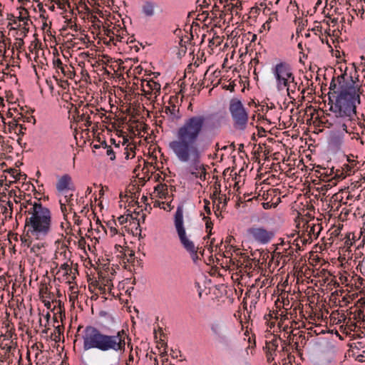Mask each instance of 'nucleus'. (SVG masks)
<instances>
[{"mask_svg":"<svg viewBox=\"0 0 365 365\" xmlns=\"http://www.w3.org/2000/svg\"><path fill=\"white\" fill-rule=\"evenodd\" d=\"M6 93V97L7 98V101L10 103H12V101L14 98L13 93Z\"/></svg>","mask_w":365,"mask_h":365,"instance_id":"obj_45","label":"nucleus"},{"mask_svg":"<svg viewBox=\"0 0 365 365\" xmlns=\"http://www.w3.org/2000/svg\"><path fill=\"white\" fill-rule=\"evenodd\" d=\"M101 147H103L104 149H106L107 148H108L110 145H107V143L106 140H103L101 143Z\"/></svg>","mask_w":365,"mask_h":365,"instance_id":"obj_62","label":"nucleus"},{"mask_svg":"<svg viewBox=\"0 0 365 365\" xmlns=\"http://www.w3.org/2000/svg\"><path fill=\"white\" fill-rule=\"evenodd\" d=\"M163 190V191L159 192V197L160 198H165L168 195V190H165V189Z\"/></svg>","mask_w":365,"mask_h":365,"instance_id":"obj_49","label":"nucleus"},{"mask_svg":"<svg viewBox=\"0 0 365 365\" xmlns=\"http://www.w3.org/2000/svg\"><path fill=\"white\" fill-rule=\"evenodd\" d=\"M53 63L55 68L61 69L63 73L65 72L63 64L59 58L54 59Z\"/></svg>","mask_w":365,"mask_h":365,"instance_id":"obj_28","label":"nucleus"},{"mask_svg":"<svg viewBox=\"0 0 365 365\" xmlns=\"http://www.w3.org/2000/svg\"><path fill=\"white\" fill-rule=\"evenodd\" d=\"M113 93L115 95V97L119 98L120 101L122 94L125 93V98L126 100L130 101L133 94L135 95V96H136V94H138V95H142V96L143 95L146 98H150L153 94L156 96L157 93L149 92V93Z\"/></svg>","mask_w":365,"mask_h":365,"instance_id":"obj_18","label":"nucleus"},{"mask_svg":"<svg viewBox=\"0 0 365 365\" xmlns=\"http://www.w3.org/2000/svg\"><path fill=\"white\" fill-rule=\"evenodd\" d=\"M60 204H61V210L62 212L63 213L64 217H66V205L64 203H62L61 201H60Z\"/></svg>","mask_w":365,"mask_h":365,"instance_id":"obj_48","label":"nucleus"},{"mask_svg":"<svg viewBox=\"0 0 365 365\" xmlns=\"http://www.w3.org/2000/svg\"><path fill=\"white\" fill-rule=\"evenodd\" d=\"M352 233L351 232H349L346 235V241L344 242V245L345 247H346L347 248H350L352 245V242L350 239V235H351Z\"/></svg>","mask_w":365,"mask_h":365,"instance_id":"obj_36","label":"nucleus"},{"mask_svg":"<svg viewBox=\"0 0 365 365\" xmlns=\"http://www.w3.org/2000/svg\"><path fill=\"white\" fill-rule=\"evenodd\" d=\"M346 178L345 174L344 173L343 170H336L334 177L331 180V181L335 180H343Z\"/></svg>","mask_w":365,"mask_h":365,"instance_id":"obj_27","label":"nucleus"},{"mask_svg":"<svg viewBox=\"0 0 365 365\" xmlns=\"http://www.w3.org/2000/svg\"><path fill=\"white\" fill-rule=\"evenodd\" d=\"M174 225L178 233L180 242L183 248L190 253V257L194 262L197 263L200 259L197 255V248L195 247L192 241L187 237L183 221V205H179L174 215Z\"/></svg>","mask_w":365,"mask_h":365,"instance_id":"obj_6","label":"nucleus"},{"mask_svg":"<svg viewBox=\"0 0 365 365\" xmlns=\"http://www.w3.org/2000/svg\"><path fill=\"white\" fill-rule=\"evenodd\" d=\"M18 127H19V133H17V135H24V130H26V126L23 124H19Z\"/></svg>","mask_w":365,"mask_h":365,"instance_id":"obj_40","label":"nucleus"},{"mask_svg":"<svg viewBox=\"0 0 365 365\" xmlns=\"http://www.w3.org/2000/svg\"><path fill=\"white\" fill-rule=\"evenodd\" d=\"M257 130H258V135L259 136H262V133L266 132L265 129L262 127H257Z\"/></svg>","mask_w":365,"mask_h":365,"instance_id":"obj_57","label":"nucleus"},{"mask_svg":"<svg viewBox=\"0 0 365 365\" xmlns=\"http://www.w3.org/2000/svg\"><path fill=\"white\" fill-rule=\"evenodd\" d=\"M204 202H205V205H204V210L205 211V212L207 214V215H211V210H210V201L207 199H205L204 200Z\"/></svg>","mask_w":365,"mask_h":365,"instance_id":"obj_37","label":"nucleus"},{"mask_svg":"<svg viewBox=\"0 0 365 365\" xmlns=\"http://www.w3.org/2000/svg\"><path fill=\"white\" fill-rule=\"evenodd\" d=\"M274 20L277 21L276 13L271 14V16L267 21H269L270 23L272 24Z\"/></svg>","mask_w":365,"mask_h":365,"instance_id":"obj_47","label":"nucleus"},{"mask_svg":"<svg viewBox=\"0 0 365 365\" xmlns=\"http://www.w3.org/2000/svg\"><path fill=\"white\" fill-rule=\"evenodd\" d=\"M357 317L358 318H363V322H365V319H364V312L361 309L358 310V314H357Z\"/></svg>","mask_w":365,"mask_h":365,"instance_id":"obj_51","label":"nucleus"},{"mask_svg":"<svg viewBox=\"0 0 365 365\" xmlns=\"http://www.w3.org/2000/svg\"><path fill=\"white\" fill-rule=\"evenodd\" d=\"M118 220L120 225H123L128 222V216L125 217L124 215H120Z\"/></svg>","mask_w":365,"mask_h":365,"instance_id":"obj_41","label":"nucleus"},{"mask_svg":"<svg viewBox=\"0 0 365 365\" xmlns=\"http://www.w3.org/2000/svg\"><path fill=\"white\" fill-rule=\"evenodd\" d=\"M220 188L216 189L211 195L210 198L212 200L217 199L219 203H222V196H219L220 194Z\"/></svg>","mask_w":365,"mask_h":365,"instance_id":"obj_26","label":"nucleus"},{"mask_svg":"<svg viewBox=\"0 0 365 365\" xmlns=\"http://www.w3.org/2000/svg\"><path fill=\"white\" fill-rule=\"evenodd\" d=\"M275 86L279 91H300V87L295 80L292 68L286 62H279L272 68Z\"/></svg>","mask_w":365,"mask_h":365,"instance_id":"obj_5","label":"nucleus"},{"mask_svg":"<svg viewBox=\"0 0 365 365\" xmlns=\"http://www.w3.org/2000/svg\"><path fill=\"white\" fill-rule=\"evenodd\" d=\"M106 225L109 227L110 231L112 233V237L118 234V230L115 227V226L116 225V222L115 219H113L112 220L107 222Z\"/></svg>","mask_w":365,"mask_h":365,"instance_id":"obj_22","label":"nucleus"},{"mask_svg":"<svg viewBox=\"0 0 365 365\" xmlns=\"http://www.w3.org/2000/svg\"><path fill=\"white\" fill-rule=\"evenodd\" d=\"M313 124L315 127H327L331 128L333 125V123H331L328 119H325V115H323L319 116V115L315 118L313 121Z\"/></svg>","mask_w":365,"mask_h":365,"instance_id":"obj_17","label":"nucleus"},{"mask_svg":"<svg viewBox=\"0 0 365 365\" xmlns=\"http://www.w3.org/2000/svg\"><path fill=\"white\" fill-rule=\"evenodd\" d=\"M63 327L58 326L56 327L55 330L58 332V335H61V334L63 332Z\"/></svg>","mask_w":365,"mask_h":365,"instance_id":"obj_58","label":"nucleus"},{"mask_svg":"<svg viewBox=\"0 0 365 365\" xmlns=\"http://www.w3.org/2000/svg\"><path fill=\"white\" fill-rule=\"evenodd\" d=\"M135 260V252L133 250H130V253L129 254V259H127L128 262L133 263Z\"/></svg>","mask_w":365,"mask_h":365,"instance_id":"obj_42","label":"nucleus"},{"mask_svg":"<svg viewBox=\"0 0 365 365\" xmlns=\"http://www.w3.org/2000/svg\"><path fill=\"white\" fill-rule=\"evenodd\" d=\"M73 108H74V110H73V118L74 119V115L76 117L78 115H81V114L79 113V111H78L79 107H76V106H74Z\"/></svg>","mask_w":365,"mask_h":365,"instance_id":"obj_50","label":"nucleus"},{"mask_svg":"<svg viewBox=\"0 0 365 365\" xmlns=\"http://www.w3.org/2000/svg\"><path fill=\"white\" fill-rule=\"evenodd\" d=\"M43 302L44 303V306L47 309H51V302L49 301L43 300Z\"/></svg>","mask_w":365,"mask_h":365,"instance_id":"obj_59","label":"nucleus"},{"mask_svg":"<svg viewBox=\"0 0 365 365\" xmlns=\"http://www.w3.org/2000/svg\"><path fill=\"white\" fill-rule=\"evenodd\" d=\"M18 120H14L13 121H11L8 123L9 125V131L11 133L13 130H14L18 126Z\"/></svg>","mask_w":365,"mask_h":365,"instance_id":"obj_31","label":"nucleus"},{"mask_svg":"<svg viewBox=\"0 0 365 365\" xmlns=\"http://www.w3.org/2000/svg\"><path fill=\"white\" fill-rule=\"evenodd\" d=\"M8 195H9V197H14V202L16 204L20 202V200H18L16 198H19V200H23V199H25V197H26V194L25 193L24 194L23 197L21 195L18 196L16 195V191L14 190H11L10 191H9Z\"/></svg>","mask_w":365,"mask_h":365,"instance_id":"obj_24","label":"nucleus"},{"mask_svg":"<svg viewBox=\"0 0 365 365\" xmlns=\"http://www.w3.org/2000/svg\"><path fill=\"white\" fill-rule=\"evenodd\" d=\"M6 176L4 175H2L0 176V182H3L4 184L7 181L6 180Z\"/></svg>","mask_w":365,"mask_h":365,"instance_id":"obj_63","label":"nucleus"},{"mask_svg":"<svg viewBox=\"0 0 365 365\" xmlns=\"http://www.w3.org/2000/svg\"><path fill=\"white\" fill-rule=\"evenodd\" d=\"M56 186V190L59 192H62L66 190H75V186L73 183L72 178L68 174H64L61 178H59Z\"/></svg>","mask_w":365,"mask_h":365,"instance_id":"obj_10","label":"nucleus"},{"mask_svg":"<svg viewBox=\"0 0 365 365\" xmlns=\"http://www.w3.org/2000/svg\"><path fill=\"white\" fill-rule=\"evenodd\" d=\"M360 93H327L329 110L336 118L352 119L356 115V103H360Z\"/></svg>","mask_w":365,"mask_h":365,"instance_id":"obj_4","label":"nucleus"},{"mask_svg":"<svg viewBox=\"0 0 365 365\" xmlns=\"http://www.w3.org/2000/svg\"><path fill=\"white\" fill-rule=\"evenodd\" d=\"M90 106L93 107V105L91 103H87L85 105L82 109L83 113L81 114V115H78L76 117L74 115V120L77 123L85 122V126L90 127L92 125V121L91 120V117L88 113V111L85 110L86 108H88Z\"/></svg>","mask_w":365,"mask_h":365,"instance_id":"obj_12","label":"nucleus"},{"mask_svg":"<svg viewBox=\"0 0 365 365\" xmlns=\"http://www.w3.org/2000/svg\"><path fill=\"white\" fill-rule=\"evenodd\" d=\"M31 120H33L34 124L36 123V119L33 115L29 117L24 116V119L23 120L24 122H31Z\"/></svg>","mask_w":365,"mask_h":365,"instance_id":"obj_43","label":"nucleus"},{"mask_svg":"<svg viewBox=\"0 0 365 365\" xmlns=\"http://www.w3.org/2000/svg\"><path fill=\"white\" fill-rule=\"evenodd\" d=\"M6 196V194L5 191H4L2 192H0V201L4 202L5 200H3V197H5Z\"/></svg>","mask_w":365,"mask_h":365,"instance_id":"obj_60","label":"nucleus"},{"mask_svg":"<svg viewBox=\"0 0 365 365\" xmlns=\"http://www.w3.org/2000/svg\"><path fill=\"white\" fill-rule=\"evenodd\" d=\"M241 255H242V256H244V255H245V258H246V261H247V262H250V261H256L257 263H259V259L256 260L255 259H251L249 256H246V255H245V254H244V253H241Z\"/></svg>","mask_w":365,"mask_h":365,"instance_id":"obj_53","label":"nucleus"},{"mask_svg":"<svg viewBox=\"0 0 365 365\" xmlns=\"http://www.w3.org/2000/svg\"><path fill=\"white\" fill-rule=\"evenodd\" d=\"M356 359L360 362H364L365 361V356L363 354H359L356 356Z\"/></svg>","mask_w":365,"mask_h":365,"instance_id":"obj_52","label":"nucleus"},{"mask_svg":"<svg viewBox=\"0 0 365 365\" xmlns=\"http://www.w3.org/2000/svg\"><path fill=\"white\" fill-rule=\"evenodd\" d=\"M266 354H267V361L269 362H270L272 360H273V358H271L272 353L269 349L267 351Z\"/></svg>","mask_w":365,"mask_h":365,"instance_id":"obj_56","label":"nucleus"},{"mask_svg":"<svg viewBox=\"0 0 365 365\" xmlns=\"http://www.w3.org/2000/svg\"><path fill=\"white\" fill-rule=\"evenodd\" d=\"M165 189V190H168V185L166 184H158L155 187V190L158 191V192H160V190Z\"/></svg>","mask_w":365,"mask_h":365,"instance_id":"obj_38","label":"nucleus"},{"mask_svg":"<svg viewBox=\"0 0 365 365\" xmlns=\"http://www.w3.org/2000/svg\"><path fill=\"white\" fill-rule=\"evenodd\" d=\"M271 344L272 346H273V350L274 351H276V349H277L278 347V344H277V338H274L270 342H266V349H269V344Z\"/></svg>","mask_w":365,"mask_h":365,"instance_id":"obj_33","label":"nucleus"},{"mask_svg":"<svg viewBox=\"0 0 365 365\" xmlns=\"http://www.w3.org/2000/svg\"><path fill=\"white\" fill-rule=\"evenodd\" d=\"M356 327H357L356 324L355 322H351V319L349 318V322H348L346 327L344 328V331H346V334H348V331L346 329H348L350 331H354Z\"/></svg>","mask_w":365,"mask_h":365,"instance_id":"obj_25","label":"nucleus"},{"mask_svg":"<svg viewBox=\"0 0 365 365\" xmlns=\"http://www.w3.org/2000/svg\"><path fill=\"white\" fill-rule=\"evenodd\" d=\"M241 10V4L239 2H236V4L233 3H227L224 5V10L222 11V14H220V17L222 18V16L225 18L227 16H230L229 19H232L234 15L237 16L240 15V11Z\"/></svg>","mask_w":365,"mask_h":365,"instance_id":"obj_11","label":"nucleus"},{"mask_svg":"<svg viewBox=\"0 0 365 365\" xmlns=\"http://www.w3.org/2000/svg\"><path fill=\"white\" fill-rule=\"evenodd\" d=\"M205 118L203 115L192 116L187 119L176 133V140L169 143V148L177 158L182 163H187L191 157L201 152L197 140L200 134Z\"/></svg>","mask_w":365,"mask_h":365,"instance_id":"obj_1","label":"nucleus"},{"mask_svg":"<svg viewBox=\"0 0 365 365\" xmlns=\"http://www.w3.org/2000/svg\"><path fill=\"white\" fill-rule=\"evenodd\" d=\"M0 346L2 349L6 350V354H12V356H14V352L16 350L15 347H13L12 346L7 345V344H6L4 346Z\"/></svg>","mask_w":365,"mask_h":365,"instance_id":"obj_29","label":"nucleus"},{"mask_svg":"<svg viewBox=\"0 0 365 365\" xmlns=\"http://www.w3.org/2000/svg\"><path fill=\"white\" fill-rule=\"evenodd\" d=\"M24 231L26 232L27 230H26V229L24 228ZM30 235H32V234L29 233V235H27L26 233L24 236L21 237V240L22 243L24 244L25 245H26L28 247H30L32 243V240L31 239Z\"/></svg>","mask_w":365,"mask_h":365,"instance_id":"obj_23","label":"nucleus"},{"mask_svg":"<svg viewBox=\"0 0 365 365\" xmlns=\"http://www.w3.org/2000/svg\"><path fill=\"white\" fill-rule=\"evenodd\" d=\"M336 86V80L334 78L330 83V89L335 88Z\"/></svg>","mask_w":365,"mask_h":365,"instance_id":"obj_61","label":"nucleus"},{"mask_svg":"<svg viewBox=\"0 0 365 365\" xmlns=\"http://www.w3.org/2000/svg\"><path fill=\"white\" fill-rule=\"evenodd\" d=\"M69 94L70 93H63L61 99L57 98V101L61 108L63 107L68 109V113H71L72 108L74 106H76V104H74L73 102L70 101L68 98Z\"/></svg>","mask_w":365,"mask_h":365,"instance_id":"obj_13","label":"nucleus"},{"mask_svg":"<svg viewBox=\"0 0 365 365\" xmlns=\"http://www.w3.org/2000/svg\"><path fill=\"white\" fill-rule=\"evenodd\" d=\"M272 206V205H271L269 202H263L262 203V207L265 210L271 208Z\"/></svg>","mask_w":365,"mask_h":365,"instance_id":"obj_54","label":"nucleus"},{"mask_svg":"<svg viewBox=\"0 0 365 365\" xmlns=\"http://www.w3.org/2000/svg\"><path fill=\"white\" fill-rule=\"evenodd\" d=\"M43 247H44L43 243L35 244L33 245V247H31V252L37 253Z\"/></svg>","mask_w":365,"mask_h":365,"instance_id":"obj_32","label":"nucleus"},{"mask_svg":"<svg viewBox=\"0 0 365 365\" xmlns=\"http://www.w3.org/2000/svg\"><path fill=\"white\" fill-rule=\"evenodd\" d=\"M202 219H203V220H205L206 222L205 228H206V231L208 232V235L207 236V237L209 238L210 235H212V229L213 223L211 221V219L210 217L204 216Z\"/></svg>","mask_w":365,"mask_h":365,"instance_id":"obj_21","label":"nucleus"},{"mask_svg":"<svg viewBox=\"0 0 365 365\" xmlns=\"http://www.w3.org/2000/svg\"><path fill=\"white\" fill-rule=\"evenodd\" d=\"M68 98L71 102H73L74 104H76V107H81L84 101V100L81 99V96L76 95V93H73V96H71L70 93Z\"/></svg>","mask_w":365,"mask_h":365,"instance_id":"obj_20","label":"nucleus"},{"mask_svg":"<svg viewBox=\"0 0 365 365\" xmlns=\"http://www.w3.org/2000/svg\"><path fill=\"white\" fill-rule=\"evenodd\" d=\"M106 154L110 157V160H114L115 159V154L111 146L106 148Z\"/></svg>","mask_w":365,"mask_h":365,"instance_id":"obj_34","label":"nucleus"},{"mask_svg":"<svg viewBox=\"0 0 365 365\" xmlns=\"http://www.w3.org/2000/svg\"><path fill=\"white\" fill-rule=\"evenodd\" d=\"M201 156L202 151L191 157L190 168L192 169L191 171L198 172L200 170H203V168L205 166V165L200 163Z\"/></svg>","mask_w":365,"mask_h":365,"instance_id":"obj_14","label":"nucleus"},{"mask_svg":"<svg viewBox=\"0 0 365 365\" xmlns=\"http://www.w3.org/2000/svg\"><path fill=\"white\" fill-rule=\"evenodd\" d=\"M247 233L252 236L254 240L261 244L268 243L275 235L272 230H267L261 227H250L247 230Z\"/></svg>","mask_w":365,"mask_h":365,"instance_id":"obj_9","label":"nucleus"},{"mask_svg":"<svg viewBox=\"0 0 365 365\" xmlns=\"http://www.w3.org/2000/svg\"><path fill=\"white\" fill-rule=\"evenodd\" d=\"M145 86L150 89L152 91H160V84L153 79L149 81H143L142 83V91H145Z\"/></svg>","mask_w":365,"mask_h":365,"instance_id":"obj_15","label":"nucleus"},{"mask_svg":"<svg viewBox=\"0 0 365 365\" xmlns=\"http://www.w3.org/2000/svg\"><path fill=\"white\" fill-rule=\"evenodd\" d=\"M207 165H205L203 168V170H200L198 172L196 171H190V174L193 175L195 178H199L202 181H205L206 180V175L207 174Z\"/></svg>","mask_w":365,"mask_h":365,"instance_id":"obj_19","label":"nucleus"},{"mask_svg":"<svg viewBox=\"0 0 365 365\" xmlns=\"http://www.w3.org/2000/svg\"><path fill=\"white\" fill-rule=\"evenodd\" d=\"M15 176L19 177L20 180L21 179L26 180V177H27V175L26 174H22L21 172H19V173L15 175Z\"/></svg>","mask_w":365,"mask_h":365,"instance_id":"obj_55","label":"nucleus"},{"mask_svg":"<svg viewBox=\"0 0 365 365\" xmlns=\"http://www.w3.org/2000/svg\"><path fill=\"white\" fill-rule=\"evenodd\" d=\"M29 199L25 202L21 203L19 212L16 214V217L19 215L20 217H22L21 212L24 209L27 208L28 205L32 207L24 211V214L30 215V217H27L25 220V229H27L26 235H29L31 233L32 235L35 236L36 240H39L41 237H44L48 235L51 228V212L46 207H43L40 202V197H36L38 201L33 202L30 195H28Z\"/></svg>","mask_w":365,"mask_h":365,"instance_id":"obj_2","label":"nucleus"},{"mask_svg":"<svg viewBox=\"0 0 365 365\" xmlns=\"http://www.w3.org/2000/svg\"><path fill=\"white\" fill-rule=\"evenodd\" d=\"M238 150H239V152H240V153H245V150H244V144H243V143H240V144L239 145V148H238Z\"/></svg>","mask_w":365,"mask_h":365,"instance_id":"obj_64","label":"nucleus"},{"mask_svg":"<svg viewBox=\"0 0 365 365\" xmlns=\"http://www.w3.org/2000/svg\"><path fill=\"white\" fill-rule=\"evenodd\" d=\"M6 205L9 207V210L11 211L9 217H11V215H12V212H13V203L11 202V201L8 200L6 202Z\"/></svg>","mask_w":365,"mask_h":365,"instance_id":"obj_46","label":"nucleus"},{"mask_svg":"<svg viewBox=\"0 0 365 365\" xmlns=\"http://www.w3.org/2000/svg\"><path fill=\"white\" fill-rule=\"evenodd\" d=\"M262 28L264 30H269L271 29V23L269 21H266L262 25Z\"/></svg>","mask_w":365,"mask_h":365,"instance_id":"obj_44","label":"nucleus"},{"mask_svg":"<svg viewBox=\"0 0 365 365\" xmlns=\"http://www.w3.org/2000/svg\"><path fill=\"white\" fill-rule=\"evenodd\" d=\"M229 111L233 120V127L238 130H245L248 123V113L242 101L237 98L231 99Z\"/></svg>","mask_w":365,"mask_h":365,"instance_id":"obj_7","label":"nucleus"},{"mask_svg":"<svg viewBox=\"0 0 365 365\" xmlns=\"http://www.w3.org/2000/svg\"><path fill=\"white\" fill-rule=\"evenodd\" d=\"M4 173H9L11 175L13 178H14L16 180H20V178L15 176V173H16V170L14 168H7L4 170Z\"/></svg>","mask_w":365,"mask_h":365,"instance_id":"obj_30","label":"nucleus"},{"mask_svg":"<svg viewBox=\"0 0 365 365\" xmlns=\"http://www.w3.org/2000/svg\"><path fill=\"white\" fill-rule=\"evenodd\" d=\"M156 5L152 1H145L142 6V11L145 16L150 17L155 14Z\"/></svg>","mask_w":365,"mask_h":365,"instance_id":"obj_16","label":"nucleus"},{"mask_svg":"<svg viewBox=\"0 0 365 365\" xmlns=\"http://www.w3.org/2000/svg\"><path fill=\"white\" fill-rule=\"evenodd\" d=\"M339 91H359V83L354 81L353 76L344 72L336 78Z\"/></svg>","mask_w":365,"mask_h":365,"instance_id":"obj_8","label":"nucleus"},{"mask_svg":"<svg viewBox=\"0 0 365 365\" xmlns=\"http://www.w3.org/2000/svg\"><path fill=\"white\" fill-rule=\"evenodd\" d=\"M127 216H128V217H130V220H133V221H134V220H135V221H137V225H138V226H137V227H136V229H135V230H139V231H140V232H141V228H140V220H139V219H138V218H137V217H133L131 214H128ZM140 237H142V236H141V234H140Z\"/></svg>","mask_w":365,"mask_h":365,"instance_id":"obj_35","label":"nucleus"},{"mask_svg":"<svg viewBox=\"0 0 365 365\" xmlns=\"http://www.w3.org/2000/svg\"><path fill=\"white\" fill-rule=\"evenodd\" d=\"M61 269L65 270L66 274H68L69 272H71V268L70 265H68L67 263H64V264H61Z\"/></svg>","mask_w":365,"mask_h":365,"instance_id":"obj_39","label":"nucleus"},{"mask_svg":"<svg viewBox=\"0 0 365 365\" xmlns=\"http://www.w3.org/2000/svg\"><path fill=\"white\" fill-rule=\"evenodd\" d=\"M129 336L124 329L118 331L115 335L102 333L98 328L88 325L83 330V349L87 351L96 349L101 351L112 350L123 354L125 351V339Z\"/></svg>","mask_w":365,"mask_h":365,"instance_id":"obj_3","label":"nucleus"}]
</instances>
